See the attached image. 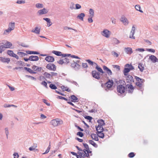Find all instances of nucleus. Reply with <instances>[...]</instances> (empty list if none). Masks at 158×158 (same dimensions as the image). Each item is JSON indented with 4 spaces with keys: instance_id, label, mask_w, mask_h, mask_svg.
Listing matches in <instances>:
<instances>
[{
    "instance_id": "obj_1",
    "label": "nucleus",
    "mask_w": 158,
    "mask_h": 158,
    "mask_svg": "<svg viewBox=\"0 0 158 158\" xmlns=\"http://www.w3.org/2000/svg\"><path fill=\"white\" fill-rule=\"evenodd\" d=\"M83 146L85 148L84 151H81V152H80L78 154L81 157H88L89 156V154L91 155V152L89 150L88 145L86 143H83Z\"/></svg>"
},
{
    "instance_id": "obj_2",
    "label": "nucleus",
    "mask_w": 158,
    "mask_h": 158,
    "mask_svg": "<svg viewBox=\"0 0 158 158\" xmlns=\"http://www.w3.org/2000/svg\"><path fill=\"white\" fill-rule=\"evenodd\" d=\"M63 122L62 120L59 118H56L51 120L50 122V124L53 127L62 125Z\"/></svg>"
},
{
    "instance_id": "obj_3",
    "label": "nucleus",
    "mask_w": 158,
    "mask_h": 158,
    "mask_svg": "<svg viewBox=\"0 0 158 158\" xmlns=\"http://www.w3.org/2000/svg\"><path fill=\"white\" fill-rule=\"evenodd\" d=\"M101 34L106 38H109L111 34V32L107 29H104L101 32Z\"/></svg>"
},
{
    "instance_id": "obj_4",
    "label": "nucleus",
    "mask_w": 158,
    "mask_h": 158,
    "mask_svg": "<svg viewBox=\"0 0 158 158\" xmlns=\"http://www.w3.org/2000/svg\"><path fill=\"white\" fill-rule=\"evenodd\" d=\"M120 21L124 26H127L129 23V22L127 18L124 15H122L120 19Z\"/></svg>"
},
{
    "instance_id": "obj_5",
    "label": "nucleus",
    "mask_w": 158,
    "mask_h": 158,
    "mask_svg": "<svg viewBox=\"0 0 158 158\" xmlns=\"http://www.w3.org/2000/svg\"><path fill=\"white\" fill-rule=\"evenodd\" d=\"M135 78L137 81L136 83V85L139 88L141 87L142 86V83L144 82V80L137 76H135Z\"/></svg>"
},
{
    "instance_id": "obj_6",
    "label": "nucleus",
    "mask_w": 158,
    "mask_h": 158,
    "mask_svg": "<svg viewBox=\"0 0 158 158\" xmlns=\"http://www.w3.org/2000/svg\"><path fill=\"white\" fill-rule=\"evenodd\" d=\"M46 68L50 70L55 71L56 70V67L53 64L49 63L47 65Z\"/></svg>"
},
{
    "instance_id": "obj_7",
    "label": "nucleus",
    "mask_w": 158,
    "mask_h": 158,
    "mask_svg": "<svg viewBox=\"0 0 158 158\" xmlns=\"http://www.w3.org/2000/svg\"><path fill=\"white\" fill-rule=\"evenodd\" d=\"M125 87L123 85H120L117 87V90L118 93L120 94L124 93L125 90Z\"/></svg>"
},
{
    "instance_id": "obj_8",
    "label": "nucleus",
    "mask_w": 158,
    "mask_h": 158,
    "mask_svg": "<svg viewBox=\"0 0 158 158\" xmlns=\"http://www.w3.org/2000/svg\"><path fill=\"white\" fill-rule=\"evenodd\" d=\"M135 25H133L132 26L131 30L130 31L129 38L131 39H135V37L134 36L135 33Z\"/></svg>"
},
{
    "instance_id": "obj_9",
    "label": "nucleus",
    "mask_w": 158,
    "mask_h": 158,
    "mask_svg": "<svg viewBox=\"0 0 158 158\" xmlns=\"http://www.w3.org/2000/svg\"><path fill=\"white\" fill-rule=\"evenodd\" d=\"M48 12V10L47 9L44 8L43 9L39 10L37 12V14L39 15L46 14Z\"/></svg>"
},
{
    "instance_id": "obj_10",
    "label": "nucleus",
    "mask_w": 158,
    "mask_h": 158,
    "mask_svg": "<svg viewBox=\"0 0 158 158\" xmlns=\"http://www.w3.org/2000/svg\"><path fill=\"white\" fill-rule=\"evenodd\" d=\"M71 67L76 70H78L80 69L81 66L77 63L73 62L71 63Z\"/></svg>"
},
{
    "instance_id": "obj_11",
    "label": "nucleus",
    "mask_w": 158,
    "mask_h": 158,
    "mask_svg": "<svg viewBox=\"0 0 158 158\" xmlns=\"http://www.w3.org/2000/svg\"><path fill=\"white\" fill-rule=\"evenodd\" d=\"M92 74L93 77L97 79H99L100 78V73L96 70L93 71L92 72Z\"/></svg>"
},
{
    "instance_id": "obj_12",
    "label": "nucleus",
    "mask_w": 158,
    "mask_h": 158,
    "mask_svg": "<svg viewBox=\"0 0 158 158\" xmlns=\"http://www.w3.org/2000/svg\"><path fill=\"white\" fill-rule=\"evenodd\" d=\"M148 59L149 60H151L153 63L158 62V59L155 56L153 55L150 56Z\"/></svg>"
},
{
    "instance_id": "obj_13",
    "label": "nucleus",
    "mask_w": 158,
    "mask_h": 158,
    "mask_svg": "<svg viewBox=\"0 0 158 158\" xmlns=\"http://www.w3.org/2000/svg\"><path fill=\"white\" fill-rule=\"evenodd\" d=\"M113 84V81L109 80V81L106 83L105 85L106 87V90L107 91V89L111 88Z\"/></svg>"
},
{
    "instance_id": "obj_14",
    "label": "nucleus",
    "mask_w": 158,
    "mask_h": 158,
    "mask_svg": "<svg viewBox=\"0 0 158 158\" xmlns=\"http://www.w3.org/2000/svg\"><path fill=\"white\" fill-rule=\"evenodd\" d=\"M0 61L1 62L4 63L8 64L10 61V59L9 58L1 56L0 57Z\"/></svg>"
},
{
    "instance_id": "obj_15",
    "label": "nucleus",
    "mask_w": 158,
    "mask_h": 158,
    "mask_svg": "<svg viewBox=\"0 0 158 158\" xmlns=\"http://www.w3.org/2000/svg\"><path fill=\"white\" fill-rule=\"evenodd\" d=\"M127 76L126 80L127 82L131 83L134 82L133 78L131 76L129 75Z\"/></svg>"
},
{
    "instance_id": "obj_16",
    "label": "nucleus",
    "mask_w": 158,
    "mask_h": 158,
    "mask_svg": "<svg viewBox=\"0 0 158 158\" xmlns=\"http://www.w3.org/2000/svg\"><path fill=\"white\" fill-rule=\"evenodd\" d=\"M15 23L11 22L9 23L8 25V28L11 31L14 30L15 28Z\"/></svg>"
},
{
    "instance_id": "obj_17",
    "label": "nucleus",
    "mask_w": 158,
    "mask_h": 158,
    "mask_svg": "<svg viewBox=\"0 0 158 158\" xmlns=\"http://www.w3.org/2000/svg\"><path fill=\"white\" fill-rule=\"evenodd\" d=\"M124 51L126 53L129 55H131L133 52L132 49L129 47L125 48Z\"/></svg>"
},
{
    "instance_id": "obj_18",
    "label": "nucleus",
    "mask_w": 158,
    "mask_h": 158,
    "mask_svg": "<svg viewBox=\"0 0 158 158\" xmlns=\"http://www.w3.org/2000/svg\"><path fill=\"white\" fill-rule=\"evenodd\" d=\"M29 60L31 61H37L39 60L37 56H31L29 57Z\"/></svg>"
},
{
    "instance_id": "obj_19",
    "label": "nucleus",
    "mask_w": 158,
    "mask_h": 158,
    "mask_svg": "<svg viewBox=\"0 0 158 158\" xmlns=\"http://www.w3.org/2000/svg\"><path fill=\"white\" fill-rule=\"evenodd\" d=\"M126 86V88L129 89L128 91V93H132L134 90V88L133 86L131 84H128Z\"/></svg>"
},
{
    "instance_id": "obj_20",
    "label": "nucleus",
    "mask_w": 158,
    "mask_h": 158,
    "mask_svg": "<svg viewBox=\"0 0 158 158\" xmlns=\"http://www.w3.org/2000/svg\"><path fill=\"white\" fill-rule=\"evenodd\" d=\"M103 68V70L106 72L109 75H111L112 74V72L111 70L109 69L106 66H104Z\"/></svg>"
},
{
    "instance_id": "obj_21",
    "label": "nucleus",
    "mask_w": 158,
    "mask_h": 158,
    "mask_svg": "<svg viewBox=\"0 0 158 158\" xmlns=\"http://www.w3.org/2000/svg\"><path fill=\"white\" fill-rule=\"evenodd\" d=\"M32 68L33 70L36 71L37 72H40L42 70V68L41 67L35 65L33 66Z\"/></svg>"
},
{
    "instance_id": "obj_22",
    "label": "nucleus",
    "mask_w": 158,
    "mask_h": 158,
    "mask_svg": "<svg viewBox=\"0 0 158 158\" xmlns=\"http://www.w3.org/2000/svg\"><path fill=\"white\" fill-rule=\"evenodd\" d=\"M45 59L46 61L48 62H52L54 60V57L50 56H47L46 57Z\"/></svg>"
},
{
    "instance_id": "obj_23",
    "label": "nucleus",
    "mask_w": 158,
    "mask_h": 158,
    "mask_svg": "<svg viewBox=\"0 0 158 158\" xmlns=\"http://www.w3.org/2000/svg\"><path fill=\"white\" fill-rule=\"evenodd\" d=\"M85 15L84 13H81L77 16V19L80 20L82 21H83V19L85 16Z\"/></svg>"
},
{
    "instance_id": "obj_24",
    "label": "nucleus",
    "mask_w": 158,
    "mask_h": 158,
    "mask_svg": "<svg viewBox=\"0 0 158 158\" xmlns=\"http://www.w3.org/2000/svg\"><path fill=\"white\" fill-rule=\"evenodd\" d=\"M31 32L37 34H39L40 32V28L38 27H36L34 30L33 29L31 31Z\"/></svg>"
},
{
    "instance_id": "obj_25",
    "label": "nucleus",
    "mask_w": 158,
    "mask_h": 158,
    "mask_svg": "<svg viewBox=\"0 0 158 158\" xmlns=\"http://www.w3.org/2000/svg\"><path fill=\"white\" fill-rule=\"evenodd\" d=\"M43 19L46 21L47 22V26L48 27L51 26L52 24V23L50 21V19L48 18H43Z\"/></svg>"
},
{
    "instance_id": "obj_26",
    "label": "nucleus",
    "mask_w": 158,
    "mask_h": 158,
    "mask_svg": "<svg viewBox=\"0 0 158 158\" xmlns=\"http://www.w3.org/2000/svg\"><path fill=\"white\" fill-rule=\"evenodd\" d=\"M96 130L97 131V132H98L99 131H105V130H104L102 126H100L99 125H98L97 127L96 126Z\"/></svg>"
},
{
    "instance_id": "obj_27",
    "label": "nucleus",
    "mask_w": 158,
    "mask_h": 158,
    "mask_svg": "<svg viewBox=\"0 0 158 158\" xmlns=\"http://www.w3.org/2000/svg\"><path fill=\"white\" fill-rule=\"evenodd\" d=\"M5 133L7 139H8L9 132V128L7 127H5L4 129Z\"/></svg>"
},
{
    "instance_id": "obj_28",
    "label": "nucleus",
    "mask_w": 158,
    "mask_h": 158,
    "mask_svg": "<svg viewBox=\"0 0 158 158\" xmlns=\"http://www.w3.org/2000/svg\"><path fill=\"white\" fill-rule=\"evenodd\" d=\"M8 28L4 30L3 33V35H8L12 31L10 30Z\"/></svg>"
},
{
    "instance_id": "obj_29",
    "label": "nucleus",
    "mask_w": 158,
    "mask_h": 158,
    "mask_svg": "<svg viewBox=\"0 0 158 158\" xmlns=\"http://www.w3.org/2000/svg\"><path fill=\"white\" fill-rule=\"evenodd\" d=\"M35 6L37 8L40 9L43 8L44 5L43 4L40 3H37L35 4Z\"/></svg>"
},
{
    "instance_id": "obj_30",
    "label": "nucleus",
    "mask_w": 158,
    "mask_h": 158,
    "mask_svg": "<svg viewBox=\"0 0 158 158\" xmlns=\"http://www.w3.org/2000/svg\"><path fill=\"white\" fill-rule=\"evenodd\" d=\"M12 44L9 42H7L3 45L6 48H10L12 46Z\"/></svg>"
},
{
    "instance_id": "obj_31",
    "label": "nucleus",
    "mask_w": 158,
    "mask_h": 158,
    "mask_svg": "<svg viewBox=\"0 0 158 158\" xmlns=\"http://www.w3.org/2000/svg\"><path fill=\"white\" fill-rule=\"evenodd\" d=\"M89 14H90L89 16H91V17H93L94 16V11L91 8L89 9Z\"/></svg>"
},
{
    "instance_id": "obj_32",
    "label": "nucleus",
    "mask_w": 158,
    "mask_h": 158,
    "mask_svg": "<svg viewBox=\"0 0 158 158\" xmlns=\"http://www.w3.org/2000/svg\"><path fill=\"white\" fill-rule=\"evenodd\" d=\"M91 137L92 139L95 140V141H98V135L95 134H92L91 135Z\"/></svg>"
},
{
    "instance_id": "obj_33",
    "label": "nucleus",
    "mask_w": 158,
    "mask_h": 158,
    "mask_svg": "<svg viewBox=\"0 0 158 158\" xmlns=\"http://www.w3.org/2000/svg\"><path fill=\"white\" fill-rule=\"evenodd\" d=\"M138 67L141 72H143L144 69V65L141 63L139 64Z\"/></svg>"
},
{
    "instance_id": "obj_34",
    "label": "nucleus",
    "mask_w": 158,
    "mask_h": 158,
    "mask_svg": "<svg viewBox=\"0 0 158 158\" xmlns=\"http://www.w3.org/2000/svg\"><path fill=\"white\" fill-rule=\"evenodd\" d=\"M125 67L128 68L130 70H132L134 69V68L131 64H127L125 65Z\"/></svg>"
},
{
    "instance_id": "obj_35",
    "label": "nucleus",
    "mask_w": 158,
    "mask_h": 158,
    "mask_svg": "<svg viewBox=\"0 0 158 158\" xmlns=\"http://www.w3.org/2000/svg\"><path fill=\"white\" fill-rule=\"evenodd\" d=\"M135 7L136 10L139 11L141 13H143V11L140 10L141 7L139 5H136L135 6Z\"/></svg>"
},
{
    "instance_id": "obj_36",
    "label": "nucleus",
    "mask_w": 158,
    "mask_h": 158,
    "mask_svg": "<svg viewBox=\"0 0 158 158\" xmlns=\"http://www.w3.org/2000/svg\"><path fill=\"white\" fill-rule=\"evenodd\" d=\"M24 69H25V70H27L28 72H29V73H31L35 74V73H36L35 72H34L33 71V70H32L30 68L25 67L24 68Z\"/></svg>"
},
{
    "instance_id": "obj_37",
    "label": "nucleus",
    "mask_w": 158,
    "mask_h": 158,
    "mask_svg": "<svg viewBox=\"0 0 158 158\" xmlns=\"http://www.w3.org/2000/svg\"><path fill=\"white\" fill-rule=\"evenodd\" d=\"M102 131H99L97 132L98 135L99 137L101 138H103L104 137V134L102 132Z\"/></svg>"
},
{
    "instance_id": "obj_38",
    "label": "nucleus",
    "mask_w": 158,
    "mask_h": 158,
    "mask_svg": "<svg viewBox=\"0 0 158 158\" xmlns=\"http://www.w3.org/2000/svg\"><path fill=\"white\" fill-rule=\"evenodd\" d=\"M96 66V69H97L99 72L102 73V74L104 73L102 69L97 64Z\"/></svg>"
},
{
    "instance_id": "obj_39",
    "label": "nucleus",
    "mask_w": 158,
    "mask_h": 158,
    "mask_svg": "<svg viewBox=\"0 0 158 158\" xmlns=\"http://www.w3.org/2000/svg\"><path fill=\"white\" fill-rule=\"evenodd\" d=\"M130 70L127 67L124 68L123 70V74L125 76H127V73L130 71Z\"/></svg>"
},
{
    "instance_id": "obj_40",
    "label": "nucleus",
    "mask_w": 158,
    "mask_h": 158,
    "mask_svg": "<svg viewBox=\"0 0 158 158\" xmlns=\"http://www.w3.org/2000/svg\"><path fill=\"white\" fill-rule=\"evenodd\" d=\"M52 53L57 56H60L62 55V53L59 51H52Z\"/></svg>"
},
{
    "instance_id": "obj_41",
    "label": "nucleus",
    "mask_w": 158,
    "mask_h": 158,
    "mask_svg": "<svg viewBox=\"0 0 158 158\" xmlns=\"http://www.w3.org/2000/svg\"><path fill=\"white\" fill-rule=\"evenodd\" d=\"M98 123L99 124L98 125H99L101 126H103L105 125V123L104 122V121L102 119L98 120Z\"/></svg>"
},
{
    "instance_id": "obj_42",
    "label": "nucleus",
    "mask_w": 158,
    "mask_h": 158,
    "mask_svg": "<svg viewBox=\"0 0 158 158\" xmlns=\"http://www.w3.org/2000/svg\"><path fill=\"white\" fill-rule=\"evenodd\" d=\"M26 52L28 54H39V53L38 52L35 51H26Z\"/></svg>"
},
{
    "instance_id": "obj_43",
    "label": "nucleus",
    "mask_w": 158,
    "mask_h": 158,
    "mask_svg": "<svg viewBox=\"0 0 158 158\" xmlns=\"http://www.w3.org/2000/svg\"><path fill=\"white\" fill-rule=\"evenodd\" d=\"M71 98L72 99V102H76L78 99V98L74 95H72L71 96Z\"/></svg>"
},
{
    "instance_id": "obj_44",
    "label": "nucleus",
    "mask_w": 158,
    "mask_h": 158,
    "mask_svg": "<svg viewBox=\"0 0 158 158\" xmlns=\"http://www.w3.org/2000/svg\"><path fill=\"white\" fill-rule=\"evenodd\" d=\"M61 88L63 91H67L68 92L70 91V90L67 87L62 86L61 87Z\"/></svg>"
},
{
    "instance_id": "obj_45",
    "label": "nucleus",
    "mask_w": 158,
    "mask_h": 158,
    "mask_svg": "<svg viewBox=\"0 0 158 158\" xmlns=\"http://www.w3.org/2000/svg\"><path fill=\"white\" fill-rule=\"evenodd\" d=\"M11 106H13L15 107H17V106L13 105H10L7 104H4V107L5 108L10 107Z\"/></svg>"
},
{
    "instance_id": "obj_46",
    "label": "nucleus",
    "mask_w": 158,
    "mask_h": 158,
    "mask_svg": "<svg viewBox=\"0 0 158 158\" xmlns=\"http://www.w3.org/2000/svg\"><path fill=\"white\" fill-rule=\"evenodd\" d=\"M86 61L88 62L89 64L91 65H96L97 64L96 63L94 62L89 60H86Z\"/></svg>"
},
{
    "instance_id": "obj_47",
    "label": "nucleus",
    "mask_w": 158,
    "mask_h": 158,
    "mask_svg": "<svg viewBox=\"0 0 158 158\" xmlns=\"http://www.w3.org/2000/svg\"><path fill=\"white\" fill-rule=\"evenodd\" d=\"M89 142L90 144L93 145L94 147L96 148L97 147L98 145L95 143H94L93 140H89Z\"/></svg>"
},
{
    "instance_id": "obj_48",
    "label": "nucleus",
    "mask_w": 158,
    "mask_h": 158,
    "mask_svg": "<svg viewBox=\"0 0 158 158\" xmlns=\"http://www.w3.org/2000/svg\"><path fill=\"white\" fill-rule=\"evenodd\" d=\"M16 3L18 4H21L25 3V0H17Z\"/></svg>"
},
{
    "instance_id": "obj_49",
    "label": "nucleus",
    "mask_w": 158,
    "mask_h": 158,
    "mask_svg": "<svg viewBox=\"0 0 158 158\" xmlns=\"http://www.w3.org/2000/svg\"><path fill=\"white\" fill-rule=\"evenodd\" d=\"M7 53L10 56L13 57L14 54H15L11 50H8L7 52Z\"/></svg>"
},
{
    "instance_id": "obj_50",
    "label": "nucleus",
    "mask_w": 158,
    "mask_h": 158,
    "mask_svg": "<svg viewBox=\"0 0 158 158\" xmlns=\"http://www.w3.org/2000/svg\"><path fill=\"white\" fill-rule=\"evenodd\" d=\"M17 54L21 57H23L27 55V54L23 52H18Z\"/></svg>"
},
{
    "instance_id": "obj_51",
    "label": "nucleus",
    "mask_w": 158,
    "mask_h": 158,
    "mask_svg": "<svg viewBox=\"0 0 158 158\" xmlns=\"http://www.w3.org/2000/svg\"><path fill=\"white\" fill-rule=\"evenodd\" d=\"M45 77L48 78H51V75L50 73H48L47 72H45L44 74Z\"/></svg>"
},
{
    "instance_id": "obj_52",
    "label": "nucleus",
    "mask_w": 158,
    "mask_h": 158,
    "mask_svg": "<svg viewBox=\"0 0 158 158\" xmlns=\"http://www.w3.org/2000/svg\"><path fill=\"white\" fill-rule=\"evenodd\" d=\"M51 148V145L49 144L48 147L47 148V149L46 150V151L44 153H42V154H45L48 153L49 151Z\"/></svg>"
},
{
    "instance_id": "obj_53",
    "label": "nucleus",
    "mask_w": 158,
    "mask_h": 158,
    "mask_svg": "<svg viewBox=\"0 0 158 158\" xmlns=\"http://www.w3.org/2000/svg\"><path fill=\"white\" fill-rule=\"evenodd\" d=\"M6 49L5 47L3 45L0 46V53H1Z\"/></svg>"
},
{
    "instance_id": "obj_54",
    "label": "nucleus",
    "mask_w": 158,
    "mask_h": 158,
    "mask_svg": "<svg viewBox=\"0 0 158 158\" xmlns=\"http://www.w3.org/2000/svg\"><path fill=\"white\" fill-rule=\"evenodd\" d=\"M146 50L147 51L150 52L154 53L155 52V50L153 49L152 48H146Z\"/></svg>"
},
{
    "instance_id": "obj_55",
    "label": "nucleus",
    "mask_w": 158,
    "mask_h": 158,
    "mask_svg": "<svg viewBox=\"0 0 158 158\" xmlns=\"http://www.w3.org/2000/svg\"><path fill=\"white\" fill-rule=\"evenodd\" d=\"M49 87L52 89H57V87L56 86L53 84H51L49 85Z\"/></svg>"
},
{
    "instance_id": "obj_56",
    "label": "nucleus",
    "mask_w": 158,
    "mask_h": 158,
    "mask_svg": "<svg viewBox=\"0 0 158 158\" xmlns=\"http://www.w3.org/2000/svg\"><path fill=\"white\" fill-rule=\"evenodd\" d=\"M29 150L30 151H36L37 149H36L35 147L33 146L29 148Z\"/></svg>"
},
{
    "instance_id": "obj_57",
    "label": "nucleus",
    "mask_w": 158,
    "mask_h": 158,
    "mask_svg": "<svg viewBox=\"0 0 158 158\" xmlns=\"http://www.w3.org/2000/svg\"><path fill=\"white\" fill-rule=\"evenodd\" d=\"M41 84L45 86L46 88H47V83L44 81H43L41 83Z\"/></svg>"
},
{
    "instance_id": "obj_58",
    "label": "nucleus",
    "mask_w": 158,
    "mask_h": 158,
    "mask_svg": "<svg viewBox=\"0 0 158 158\" xmlns=\"http://www.w3.org/2000/svg\"><path fill=\"white\" fill-rule=\"evenodd\" d=\"M63 59L64 60V63L67 64V63H69V59L66 58H64Z\"/></svg>"
},
{
    "instance_id": "obj_59",
    "label": "nucleus",
    "mask_w": 158,
    "mask_h": 158,
    "mask_svg": "<svg viewBox=\"0 0 158 158\" xmlns=\"http://www.w3.org/2000/svg\"><path fill=\"white\" fill-rule=\"evenodd\" d=\"M74 6V3H71V5H70L69 8L71 10H73L74 9H75Z\"/></svg>"
},
{
    "instance_id": "obj_60",
    "label": "nucleus",
    "mask_w": 158,
    "mask_h": 158,
    "mask_svg": "<svg viewBox=\"0 0 158 158\" xmlns=\"http://www.w3.org/2000/svg\"><path fill=\"white\" fill-rule=\"evenodd\" d=\"M93 17H91V16L89 17V18L88 19V21L89 23H91L93 22Z\"/></svg>"
},
{
    "instance_id": "obj_61",
    "label": "nucleus",
    "mask_w": 158,
    "mask_h": 158,
    "mask_svg": "<svg viewBox=\"0 0 158 158\" xmlns=\"http://www.w3.org/2000/svg\"><path fill=\"white\" fill-rule=\"evenodd\" d=\"M112 54L114 56H115L116 57H117L118 56V54L116 52L114 51H113L112 52Z\"/></svg>"
},
{
    "instance_id": "obj_62",
    "label": "nucleus",
    "mask_w": 158,
    "mask_h": 158,
    "mask_svg": "<svg viewBox=\"0 0 158 158\" xmlns=\"http://www.w3.org/2000/svg\"><path fill=\"white\" fill-rule=\"evenodd\" d=\"M136 52L138 51L140 52H143L144 51V49L142 48H139L136 49L135 50Z\"/></svg>"
},
{
    "instance_id": "obj_63",
    "label": "nucleus",
    "mask_w": 158,
    "mask_h": 158,
    "mask_svg": "<svg viewBox=\"0 0 158 158\" xmlns=\"http://www.w3.org/2000/svg\"><path fill=\"white\" fill-rule=\"evenodd\" d=\"M82 66L84 68H86L88 67V65L86 63H82Z\"/></svg>"
},
{
    "instance_id": "obj_64",
    "label": "nucleus",
    "mask_w": 158,
    "mask_h": 158,
    "mask_svg": "<svg viewBox=\"0 0 158 158\" xmlns=\"http://www.w3.org/2000/svg\"><path fill=\"white\" fill-rule=\"evenodd\" d=\"M135 155L134 153L131 152L128 154V156L129 157H133Z\"/></svg>"
}]
</instances>
